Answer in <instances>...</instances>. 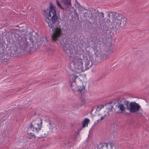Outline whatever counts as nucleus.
<instances>
[{"instance_id": "f257e3e1", "label": "nucleus", "mask_w": 149, "mask_h": 149, "mask_svg": "<svg viewBox=\"0 0 149 149\" xmlns=\"http://www.w3.org/2000/svg\"><path fill=\"white\" fill-rule=\"evenodd\" d=\"M64 49L66 55L68 57V58L70 61L69 68L74 72L69 76L70 84L73 91L77 92L81 95L80 98L82 101H84L83 99L86 93L85 87L82 85L78 88L75 82L76 79L79 77V75L76 74L75 73L79 74L84 71L83 66L82 60L73 53V49L69 47V45H67L65 47H64Z\"/></svg>"}, {"instance_id": "f03ea898", "label": "nucleus", "mask_w": 149, "mask_h": 149, "mask_svg": "<svg viewBox=\"0 0 149 149\" xmlns=\"http://www.w3.org/2000/svg\"><path fill=\"white\" fill-rule=\"evenodd\" d=\"M45 16V20L50 28H52L58 19L56 15V8L53 4H50L49 9H44L42 11Z\"/></svg>"}, {"instance_id": "7ed1b4c3", "label": "nucleus", "mask_w": 149, "mask_h": 149, "mask_svg": "<svg viewBox=\"0 0 149 149\" xmlns=\"http://www.w3.org/2000/svg\"><path fill=\"white\" fill-rule=\"evenodd\" d=\"M112 13L113 21L115 27L119 29L124 28L126 24L127 19L124 17H121L119 14L115 12H110Z\"/></svg>"}, {"instance_id": "20e7f679", "label": "nucleus", "mask_w": 149, "mask_h": 149, "mask_svg": "<svg viewBox=\"0 0 149 149\" xmlns=\"http://www.w3.org/2000/svg\"><path fill=\"white\" fill-rule=\"evenodd\" d=\"M126 105L127 110H129L131 113H136L139 116H142V113L139 111L141 109V106L138 103L135 102H130L129 104L128 101L125 100H122Z\"/></svg>"}, {"instance_id": "39448f33", "label": "nucleus", "mask_w": 149, "mask_h": 149, "mask_svg": "<svg viewBox=\"0 0 149 149\" xmlns=\"http://www.w3.org/2000/svg\"><path fill=\"white\" fill-rule=\"evenodd\" d=\"M42 119L40 118H38L34 120L31 123L30 128L33 129L34 132H38L40 131L42 127Z\"/></svg>"}, {"instance_id": "423d86ee", "label": "nucleus", "mask_w": 149, "mask_h": 149, "mask_svg": "<svg viewBox=\"0 0 149 149\" xmlns=\"http://www.w3.org/2000/svg\"><path fill=\"white\" fill-rule=\"evenodd\" d=\"M52 38L53 41L58 40L62 34V30L61 26H57L54 29H52Z\"/></svg>"}, {"instance_id": "0eeeda50", "label": "nucleus", "mask_w": 149, "mask_h": 149, "mask_svg": "<svg viewBox=\"0 0 149 149\" xmlns=\"http://www.w3.org/2000/svg\"><path fill=\"white\" fill-rule=\"evenodd\" d=\"M56 3L58 6L62 10H66L72 6L71 0H61V2L65 6V8L62 6L61 3L58 0H56Z\"/></svg>"}, {"instance_id": "6e6552de", "label": "nucleus", "mask_w": 149, "mask_h": 149, "mask_svg": "<svg viewBox=\"0 0 149 149\" xmlns=\"http://www.w3.org/2000/svg\"><path fill=\"white\" fill-rule=\"evenodd\" d=\"M20 47L24 51L27 50L28 49L30 50L31 48V47L29 46V44H28V42L26 39L21 40L20 43Z\"/></svg>"}, {"instance_id": "1a4fd4ad", "label": "nucleus", "mask_w": 149, "mask_h": 149, "mask_svg": "<svg viewBox=\"0 0 149 149\" xmlns=\"http://www.w3.org/2000/svg\"><path fill=\"white\" fill-rule=\"evenodd\" d=\"M109 115L108 113L107 112L105 113V111H104L103 113H100L98 114V117L100 119H98L96 121V122L95 123V124H97L99 123L100 122L102 121L107 116Z\"/></svg>"}, {"instance_id": "9d476101", "label": "nucleus", "mask_w": 149, "mask_h": 149, "mask_svg": "<svg viewBox=\"0 0 149 149\" xmlns=\"http://www.w3.org/2000/svg\"><path fill=\"white\" fill-rule=\"evenodd\" d=\"M97 147V149H108V144L107 143H100Z\"/></svg>"}, {"instance_id": "9b49d317", "label": "nucleus", "mask_w": 149, "mask_h": 149, "mask_svg": "<svg viewBox=\"0 0 149 149\" xmlns=\"http://www.w3.org/2000/svg\"><path fill=\"white\" fill-rule=\"evenodd\" d=\"M117 107L119 109V110L121 113H123L125 110V107L123 104L120 103L118 102L117 105Z\"/></svg>"}, {"instance_id": "f8f14e48", "label": "nucleus", "mask_w": 149, "mask_h": 149, "mask_svg": "<svg viewBox=\"0 0 149 149\" xmlns=\"http://www.w3.org/2000/svg\"><path fill=\"white\" fill-rule=\"evenodd\" d=\"M90 122V120L88 118H85L83 122L82 127H84L86 125L88 126V123Z\"/></svg>"}, {"instance_id": "ddd939ff", "label": "nucleus", "mask_w": 149, "mask_h": 149, "mask_svg": "<svg viewBox=\"0 0 149 149\" xmlns=\"http://www.w3.org/2000/svg\"><path fill=\"white\" fill-rule=\"evenodd\" d=\"M104 107V106L103 105L100 104L98 105L96 109V112H97V111H100L101 109L103 108Z\"/></svg>"}, {"instance_id": "4468645a", "label": "nucleus", "mask_w": 149, "mask_h": 149, "mask_svg": "<svg viewBox=\"0 0 149 149\" xmlns=\"http://www.w3.org/2000/svg\"><path fill=\"white\" fill-rule=\"evenodd\" d=\"M82 129V128H80L79 129H78L77 131H76L74 134V136H76L78 135H79Z\"/></svg>"}, {"instance_id": "2eb2a0df", "label": "nucleus", "mask_w": 149, "mask_h": 149, "mask_svg": "<svg viewBox=\"0 0 149 149\" xmlns=\"http://www.w3.org/2000/svg\"><path fill=\"white\" fill-rule=\"evenodd\" d=\"M89 61H88V60H87L85 62V67H86V68L84 70H87V69H88L89 68V67H88V66L89 65Z\"/></svg>"}, {"instance_id": "dca6fc26", "label": "nucleus", "mask_w": 149, "mask_h": 149, "mask_svg": "<svg viewBox=\"0 0 149 149\" xmlns=\"http://www.w3.org/2000/svg\"><path fill=\"white\" fill-rule=\"evenodd\" d=\"M77 7L78 10L79 12H81V11L84 10H85V8L83 6H81L80 4Z\"/></svg>"}, {"instance_id": "f3484780", "label": "nucleus", "mask_w": 149, "mask_h": 149, "mask_svg": "<svg viewBox=\"0 0 149 149\" xmlns=\"http://www.w3.org/2000/svg\"><path fill=\"white\" fill-rule=\"evenodd\" d=\"M29 136L30 137L29 138L30 139H35L36 138L35 136L34 135V134L33 133L30 132L29 134Z\"/></svg>"}, {"instance_id": "a211bd4d", "label": "nucleus", "mask_w": 149, "mask_h": 149, "mask_svg": "<svg viewBox=\"0 0 149 149\" xmlns=\"http://www.w3.org/2000/svg\"><path fill=\"white\" fill-rule=\"evenodd\" d=\"M98 15L99 16L100 19H103L104 17V13L102 12L98 13Z\"/></svg>"}, {"instance_id": "6ab92c4d", "label": "nucleus", "mask_w": 149, "mask_h": 149, "mask_svg": "<svg viewBox=\"0 0 149 149\" xmlns=\"http://www.w3.org/2000/svg\"><path fill=\"white\" fill-rule=\"evenodd\" d=\"M106 13L107 15L108 18H110L109 13L108 12H106Z\"/></svg>"}, {"instance_id": "aec40b11", "label": "nucleus", "mask_w": 149, "mask_h": 149, "mask_svg": "<svg viewBox=\"0 0 149 149\" xmlns=\"http://www.w3.org/2000/svg\"><path fill=\"white\" fill-rule=\"evenodd\" d=\"M91 11L92 12V11H95L96 10H95V9H94L91 8Z\"/></svg>"}]
</instances>
